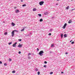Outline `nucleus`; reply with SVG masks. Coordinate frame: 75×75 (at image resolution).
Returning a JSON list of instances; mask_svg holds the SVG:
<instances>
[{
  "label": "nucleus",
  "instance_id": "f3484780",
  "mask_svg": "<svg viewBox=\"0 0 75 75\" xmlns=\"http://www.w3.org/2000/svg\"><path fill=\"white\" fill-rule=\"evenodd\" d=\"M25 6H26V4H23L22 5L23 7H25Z\"/></svg>",
  "mask_w": 75,
  "mask_h": 75
},
{
  "label": "nucleus",
  "instance_id": "cd10ccee",
  "mask_svg": "<svg viewBox=\"0 0 75 75\" xmlns=\"http://www.w3.org/2000/svg\"><path fill=\"white\" fill-rule=\"evenodd\" d=\"M31 55V54L30 53H29L28 54V55L29 56V55Z\"/></svg>",
  "mask_w": 75,
  "mask_h": 75
},
{
  "label": "nucleus",
  "instance_id": "9d476101",
  "mask_svg": "<svg viewBox=\"0 0 75 75\" xmlns=\"http://www.w3.org/2000/svg\"><path fill=\"white\" fill-rule=\"evenodd\" d=\"M19 11H19V10H16V12H15L17 13H18V12H19Z\"/></svg>",
  "mask_w": 75,
  "mask_h": 75
},
{
  "label": "nucleus",
  "instance_id": "72a5a7b5",
  "mask_svg": "<svg viewBox=\"0 0 75 75\" xmlns=\"http://www.w3.org/2000/svg\"><path fill=\"white\" fill-rule=\"evenodd\" d=\"M49 35H51V33H49Z\"/></svg>",
  "mask_w": 75,
  "mask_h": 75
},
{
  "label": "nucleus",
  "instance_id": "473e14b6",
  "mask_svg": "<svg viewBox=\"0 0 75 75\" xmlns=\"http://www.w3.org/2000/svg\"><path fill=\"white\" fill-rule=\"evenodd\" d=\"M19 40V41H21V39H19V40Z\"/></svg>",
  "mask_w": 75,
  "mask_h": 75
},
{
  "label": "nucleus",
  "instance_id": "ea45409f",
  "mask_svg": "<svg viewBox=\"0 0 75 75\" xmlns=\"http://www.w3.org/2000/svg\"><path fill=\"white\" fill-rule=\"evenodd\" d=\"M23 28H27V27H23Z\"/></svg>",
  "mask_w": 75,
  "mask_h": 75
},
{
  "label": "nucleus",
  "instance_id": "393cba45",
  "mask_svg": "<svg viewBox=\"0 0 75 75\" xmlns=\"http://www.w3.org/2000/svg\"><path fill=\"white\" fill-rule=\"evenodd\" d=\"M54 47V44H52L51 45V47Z\"/></svg>",
  "mask_w": 75,
  "mask_h": 75
},
{
  "label": "nucleus",
  "instance_id": "2eb2a0df",
  "mask_svg": "<svg viewBox=\"0 0 75 75\" xmlns=\"http://www.w3.org/2000/svg\"><path fill=\"white\" fill-rule=\"evenodd\" d=\"M38 15L39 16V17H41V14H39Z\"/></svg>",
  "mask_w": 75,
  "mask_h": 75
},
{
  "label": "nucleus",
  "instance_id": "7c9ffc66",
  "mask_svg": "<svg viewBox=\"0 0 75 75\" xmlns=\"http://www.w3.org/2000/svg\"><path fill=\"white\" fill-rule=\"evenodd\" d=\"M52 29H50V31H52Z\"/></svg>",
  "mask_w": 75,
  "mask_h": 75
},
{
  "label": "nucleus",
  "instance_id": "f8f14e48",
  "mask_svg": "<svg viewBox=\"0 0 75 75\" xmlns=\"http://www.w3.org/2000/svg\"><path fill=\"white\" fill-rule=\"evenodd\" d=\"M43 21V20L41 18L40 19V22H42V21Z\"/></svg>",
  "mask_w": 75,
  "mask_h": 75
},
{
  "label": "nucleus",
  "instance_id": "dca6fc26",
  "mask_svg": "<svg viewBox=\"0 0 75 75\" xmlns=\"http://www.w3.org/2000/svg\"><path fill=\"white\" fill-rule=\"evenodd\" d=\"M13 31H14H14H16V32L17 33H18V31L17 30H13Z\"/></svg>",
  "mask_w": 75,
  "mask_h": 75
},
{
  "label": "nucleus",
  "instance_id": "3c124183",
  "mask_svg": "<svg viewBox=\"0 0 75 75\" xmlns=\"http://www.w3.org/2000/svg\"><path fill=\"white\" fill-rule=\"evenodd\" d=\"M56 5H58V4H56Z\"/></svg>",
  "mask_w": 75,
  "mask_h": 75
},
{
  "label": "nucleus",
  "instance_id": "37998d69",
  "mask_svg": "<svg viewBox=\"0 0 75 75\" xmlns=\"http://www.w3.org/2000/svg\"><path fill=\"white\" fill-rule=\"evenodd\" d=\"M3 23H5V21H4L3 22Z\"/></svg>",
  "mask_w": 75,
  "mask_h": 75
},
{
  "label": "nucleus",
  "instance_id": "20e7f679",
  "mask_svg": "<svg viewBox=\"0 0 75 75\" xmlns=\"http://www.w3.org/2000/svg\"><path fill=\"white\" fill-rule=\"evenodd\" d=\"M67 24L66 23H65L64 26L63 27V29H65V27H66V26H67Z\"/></svg>",
  "mask_w": 75,
  "mask_h": 75
},
{
  "label": "nucleus",
  "instance_id": "6e6552de",
  "mask_svg": "<svg viewBox=\"0 0 75 75\" xmlns=\"http://www.w3.org/2000/svg\"><path fill=\"white\" fill-rule=\"evenodd\" d=\"M11 24L12 25V26H14L15 25V23H14L12 22L11 23Z\"/></svg>",
  "mask_w": 75,
  "mask_h": 75
},
{
  "label": "nucleus",
  "instance_id": "7ed1b4c3",
  "mask_svg": "<svg viewBox=\"0 0 75 75\" xmlns=\"http://www.w3.org/2000/svg\"><path fill=\"white\" fill-rule=\"evenodd\" d=\"M17 42H16L15 43H14L12 45L13 47H16V44H17Z\"/></svg>",
  "mask_w": 75,
  "mask_h": 75
},
{
  "label": "nucleus",
  "instance_id": "9b49d317",
  "mask_svg": "<svg viewBox=\"0 0 75 75\" xmlns=\"http://www.w3.org/2000/svg\"><path fill=\"white\" fill-rule=\"evenodd\" d=\"M69 6H68L67 7H66V9L67 10H68V9L69 8Z\"/></svg>",
  "mask_w": 75,
  "mask_h": 75
},
{
  "label": "nucleus",
  "instance_id": "a18cd8bd",
  "mask_svg": "<svg viewBox=\"0 0 75 75\" xmlns=\"http://www.w3.org/2000/svg\"><path fill=\"white\" fill-rule=\"evenodd\" d=\"M28 58H29V59H30V57H28Z\"/></svg>",
  "mask_w": 75,
  "mask_h": 75
},
{
  "label": "nucleus",
  "instance_id": "aec40b11",
  "mask_svg": "<svg viewBox=\"0 0 75 75\" xmlns=\"http://www.w3.org/2000/svg\"><path fill=\"white\" fill-rule=\"evenodd\" d=\"M11 44H12V42H10L8 43V45H10Z\"/></svg>",
  "mask_w": 75,
  "mask_h": 75
},
{
  "label": "nucleus",
  "instance_id": "f257e3e1",
  "mask_svg": "<svg viewBox=\"0 0 75 75\" xmlns=\"http://www.w3.org/2000/svg\"><path fill=\"white\" fill-rule=\"evenodd\" d=\"M44 53V51H41L39 53V54L40 55V56L43 55V53Z\"/></svg>",
  "mask_w": 75,
  "mask_h": 75
},
{
  "label": "nucleus",
  "instance_id": "5701e85b",
  "mask_svg": "<svg viewBox=\"0 0 75 75\" xmlns=\"http://www.w3.org/2000/svg\"><path fill=\"white\" fill-rule=\"evenodd\" d=\"M4 66H7V63H5L4 64Z\"/></svg>",
  "mask_w": 75,
  "mask_h": 75
},
{
  "label": "nucleus",
  "instance_id": "c85d7f7f",
  "mask_svg": "<svg viewBox=\"0 0 75 75\" xmlns=\"http://www.w3.org/2000/svg\"><path fill=\"white\" fill-rule=\"evenodd\" d=\"M44 63H45V64H47V62L45 61L44 62Z\"/></svg>",
  "mask_w": 75,
  "mask_h": 75
},
{
  "label": "nucleus",
  "instance_id": "bb28decb",
  "mask_svg": "<svg viewBox=\"0 0 75 75\" xmlns=\"http://www.w3.org/2000/svg\"><path fill=\"white\" fill-rule=\"evenodd\" d=\"M71 44H74V42L73 41V42H72L71 43Z\"/></svg>",
  "mask_w": 75,
  "mask_h": 75
},
{
  "label": "nucleus",
  "instance_id": "de8ad7c7",
  "mask_svg": "<svg viewBox=\"0 0 75 75\" xmlns=\"http://www.w3.org/2000/svg\"><path fill=\"white\" fill-rule=\"evenodd\" d=\"M72 40H71L70 41V42H72Z\"/></svg>",
  "mask_w": 75,
  "mask_h": 75
},
{
  "label": "nucleus",
  "instance_id": "2f4dec72",
  "mask_svg": "<svg viewBox=\"0 0 75 75\" xmlns=\"http://www.w3.org/2000/svg\"><path fill=\"white\" fill-rule=\"evenodd\" d=\"M53 74V72H50V74Z\"/></svg>",
  "mask_w": 75,
  "mask_h": 75
},
{
  "label": "nucleus",
  "instance_id": "4c0bfd02",
  "mask_svg": "<svg viewBox=\"0 0 75 75\" xmlns=\"http://www.w3.org/2000/svg\"><path fill=\"white\" fill-rule=\"evenodd\" d=\"M45 15H47V13H44Z\"/></svg>",
  "mask_w": 75,
  "mask_h": 75
},
{
  "label": "nucleus",
  "instance_id": "6ab92c4d",
  "mask_svg": "<svg viewBox=\"0 0 75 75\" xmlns=\"http://www.w3.org/2000/svg\"><path fill=\"white\" fill-rule=\"evenodd\" d=\"M4 34L5 35H7V32H5V33H4Z\"/></svg>",
  "mask_w": 75,
  "mask_h": 75
},
{
  "label": "nucleus",
  "instance_id": "ddd939ff",
  "mask_svg": "<svg viewBox=\"0 0 75 75\" xmlns=\"http://www.w3.org/2000/svg\"><path fill=\"white\" fill-rule=\"evenodd\" d=\"M64 37L65 38L67 37V35L66 34H65L64 35Z\"/></svg>",
  "mask_w": 75,
  "mask_h": 75
},
{
  "label": "nucleus",
  "instance_id": "412c9836",
  "mask_svg": "<svg viewBox=\"0 0 75 75\" xmlns=\"http://www.w3.org/2000/svg\"><path fill=\"white\" fill-rule=\"evenodd\" d=\"M16 72V71H12V73H13V74L15 73Z\"/></svg>",
  "mask_w": 75,
  "mask_h": 75
},
{
  "label": "nucleus",
  "instance_id": "4468645a",
  "mask_svg": "<svg viewBox=\"0 0 75 75\" xmlns=\"http://www.w3.org/2000/svg\"><path fill=\"white\" fill-rule=\"evenodd\" d=\"M25 29V28H24L22 29V30H21V31H24V30Z\"/></svg>",
  "mask_w": 75,
  "mask_h": 75
},
{
  "label": "nucleus",
  "instance_id": "8fccbe9b",
  "mask_svg": "<svg viewBox=\"0 0 75 75\" xmlns=\"http://www.w3.org/2000/svg\"><path fill=\"white\" fill-rule=\"evenodd\" d=\"M59 0H57V1H59Z\"/></svg>",
  "mask_w": 75,
  "mask_h": 75
},
{
  "label": "nucleus",
  "instance_id": "c756f323",
  "mask_svg": "<svg viewBox=\"0 0 75 75\" xmlns=\"http://www.w3.org/2000/svg\"><path fill=\"white\" fill-rule=\"evenodd\" d=\"M9 61H11V59H10V58H9Z\"/></svg>",
  "mask_w": 75,
  "mask_h": 75
},
{
  "label": "nucleus",
  "instance_id": "1a4fd4ad",
  "mask_svg": "<svg viewBox=\"0 0 75 75\" xmlns=\"http://www.w3.org/2000/svg\"><path fill=\"white\" fill-rule=\"evenodd\" d=\"M37 10V9L36 8H34L33 9V11H36Z\"/></svg>",
  "mask_w": 75,
  "mask_h": 75
},
{
  "label": "nucleus",
  "instance_id": "49530a36",
  "mask_svg": "<svg viewBox=\"0 0 75 75\" xmlns=\"http://www.w3.org/2000/svg\"><path fill=\"white\" fill-rule=\"evenodd\" d=\"M68 54V52H66V54Z\"/></svg>",
  "mask_w": 75,
  "mask_h": 75
},
{
  "label": "nucleus",
  "instance_id": "423d86ee",
  "mask_svg": "<svg viewBox=\"0 0 75 75\" xmlns=\"http://www.w3.org/2000/svg\"><path fill=\"white\" fill-rule=\"evenodd\" d=\"M18 47L19 48H21V47H23V45H22L19 44V45L18 46Z\"/></svg>",
  "mask_w": 75,
  "mask_h": 75
},
{
  "label": "nucleus",
  "instance_id": "a211bd4d",
  "mask_svg": "<svg viewBox=\"0 0 75 75\" xmlns=\"http://www.w3.org/2000/svg\"><path fill=\"white\" fill-rule=\"evenodd\" d=\"M61 36L62 38L63 37V34H61Z\"/></svg>",
  "mask_w": 75,
  "mask_h": 75
},
{
  "label": "nucleus",
  "instance_id": "e433bc0d",
  "mask_svg": "<svg viewBox=\"0 0 75 75\" xmlns=\"http://www.w3.org/2000/svg\"><path fill=\"white\" fill-rule=\"evenodd\" d=\"M2 64V62L1 61H0V64Z\"/></svg>",
  "mask_w": 75,
  "mask_h": 75
},
{
  "label": "nucleus",
  "instance_id": "79ce46f5",
  "mask_svg": "<svg viewBox=\"0 0 75 75\" xmlns=\"http://www.w3.org/2000/svg\"><path fill=\"white\" fill-rule=\"evenodd\" d=\"M14 8L15 9H16V7H14Z\"/></svg>",
  "mask_w": 75,
  "mask_h": 75
},
{
  "label": "nucleus",
  "instance_id": "a19ab883",
  "mask_svg": "<svg viewBox=\"0 0 75 75\" xmlns=\"http://www.w3.org/2000/svg\"><path fill=\"white\" fill-rule=\"evenodd\" d=\"M61 74H64V72H61Z\"/></svg>",
  "mask_w": 75,
  "mask_h": 75
},
{
  "label": "nucleus",
  "instance_id": "58836bf2",
  "mask_svg": "<svg viewBox=\"0 0 75 75\" xmlns=\"http://www.w3.org/2000/svg\"><path fill=\"white\" fill-rule=\"evenodd\" d=\"M21 2H23V0H21Z\"/></svg>",
  "mask_w": 75,
  "mask_h": 75
},
{
  "label": "nucleus",
  "instance_id": "c03bdc74",
  "mask_svg": "<svg viewBox=\"0 0 75 75\" xmlns=\"http://www.w3.org/2000/svg\"><path fill=\"white\" fill-rule=\"evenodd\" d=\"M75 10V8L74 9H72V10Z\"/></svg>",
  "mask_w": 75,
  "mask_h": 75
},
{
  "label": "nucleus",
  "instance_id": "a878e982",
  "mask_svg": "<svg viewBox=\"0 0 75 75\" xmlns=\"http://www.w3.org/2000/svg\"><path fill=\"white\" fill-rule=\"evenodd\" d=\"M44 67L45 68H47V65H44Z\"/></svg>",
  "mask_w": 75,
  "mask_h": 75
},
{
  "label": "nucleus",
  "instance_id": "4be33fe9",
  "mask_svg": "<svg viewBox=\"0 0 75 75\" xmlns=\"http://www.w3.org/2000/svg\"><path fill=\"white\" fill-rule=\"evenodd\" d=\"M38 75H40V71H38Z\"/></svg>",
  "mask_w": 75,
  "mask_h": 75
},
{
  "label": "nucleus",
  "instance_id": "09e8293b",
  "mask_svg": "<svg viewBox=\"0 0 75 75\" xmlns=\"http://www.w3.org/2000/svg\"><path fill=\"white\" fill-rule=\"evenodd\" d=\"M50 53H52V52H51V51H50Z\"/></svg>",
  "mask_w": 75,
  "mask_h": 75
},
{
  "label": "nucleus",
  "instance_id": "603ef678",
  "mask_svg": "<svg viewBox=\"0 0 75 75\" xmlns=\"http://www.w3.org/2000/svg\"><path fill=\"white\" fill-rule=\"evenodd\" d=\"M33 55H34V54H33Z\"/></svg>",
  "mask_w": 75,
  "mask_h": 75
},
{
  "label": "nucleus",
  "instance_id": "39448f33",
  "mask_svg": "<svg viewBox=\"0 0 75 75\" xmlns=\"http://www.w3.org/2000/svg\"><path fill=\"white\" fill-rule=\"evenodd\" d=\"M12 34V37H13L14 35V31H13L11 33Z\"/></svg>",
  "mask_w": 75,
  "mask_h": 75
},
{
  "label": "nucleus",
  "instance_id": "b1692460",
  "mask_svg": "<svg viewBox=\"0 0 75 75\" xmlns=\"http://www.w3.org/2000/svg\"><path fill=\"white\" fill-rule=\"evenodd\" d=\"M35 71H38V69H35Z\"/></svg>",
  "mask_w": 75,
  "mask_h": 75
},
{
  "label": "nucleus",
  "instance_id": "0eeeda50",
  "mask_svg": "<svg viewBox=\"0 0 75 75\" xmlns=\"http://www.w3.org/2000/svg\"><path fill=\"white\" fill-rule=\"evenodd\" d=\"M72 23V20H70L68 22V23L69 24H70V23Z\"/></svg>",
  "mask_w": 75,
  "mask_h": 75
},
{
  "label": "nucleus",
  "instance_id": "f704fd0d",
  "mask_svg": "<svg viewBox=\"0 0 75 75\" xmlns=\"http://www.w3.org/2000/svg\"><path fill=\"white\" fill-rule=\"evenodd\" d=\"M37 50L38 52V51H39V49H38V48H37Z\"/></svg>",
  "mask_w": 75,
  "mask_h": 75
},
{
  "label": "nucleus",
  "instance_id": "c9c22d12",
  "mask_svg": "<svg viewBox=\"0 0 75 75\" xmlns=\"http://www.w3.org/2000/svg\"><path fill=\"white\" fill-rule=\"evenodd\" d=\"M18 54H21V52L19 51L18 52Z\"/></svg>",
  "mask_w": 75,
  "mask_h": 75
},
{
  "label": "nucleus",
  "instance_id": "f03ea898",
  "mask_svg": "<svg viewBox=\"0 0 75 75\" xmlns=\"http://www.w3.org/2000/svg\"><path fill=\"white\" fill-rule=\"evenodd\" d=\"M44 3V2L43 1H41L39 2V4L40 6H41Z\"/></svg>",
  "mask_w": 75,
  "mask_h": 75
}]
</instances>
